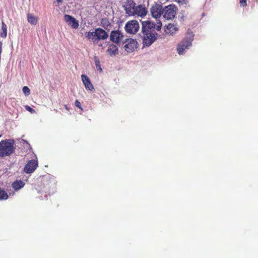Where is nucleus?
Instances as JSON below:
<instances>
[{"label":"nucleus","mask_w":258,"mask_h":258,"mask_svg":"<svg viewBox=\"0 0 258 258\" xmlns=\"http://www.w3.org/2000/svg\"><path fill=\"white\" fill-rule=\"evenodd\" d=\"M15 142L13 139H6L0 142V157L9 156L15 151Z\"/></svg>","instance_id":"1"},{"label":"nucleus","mask_w":258,"mask_h":258,"mask_svg":"<svg viewBox=\"0 0 258 258\" xmlns=\"http://www.w3.org/2000/svg\"><path fill=\"white\" fill-rule=\"evenodd\" d=\"M86 37L88 39H91L94 43H96L99 40H106L108 37V34L104 29L97 28L95 29L94 32H87Z\"/></svg>","instance_id":"2"},{"label":"nucleus","mask_w":258,"mask_h":258,"mask_svg":"<svg viewBox=\"0 0 258 258\" xmlns=\"http://www.w3.org/2000/svg\"><path fill=\"white\" fill-rule=\"evenodd\" d=\"M193 40V36H186L177 45V51L179 55L184 53L185 51L191 46Z\"/></svg>","instance_id":"3"},{"label":"nucleus","mask_w":258,"mask_h":258,"mask_svg":"<svg viewBox=\"0 0 258 258\" xmlns=\"http://www.w3.org/2000/svg\"><path fill=\"white\" fill-rule=\"evenodd\" d=\"M177 12V7L174 5H169L163 9V16L166 20L174 18Z\"/></svg>","instance_id":"4"},{"label":"nucleus","mask_w":258,"mask_h":258,"mask_svg":"<svg viewBox=\"0 0 258 258\" xmlns=\"http://www.w3.org/2000/svg\"><path fill=\"white\" fill-rule=\"evenodd\" d=\"M163 9L162 4L155 3L151 6L150 11L153 18L159 19L163 15Z\"/></svg>","instance_id":"5"},{"label":"nucleus","mask_w":258,"mask_h":258,"mask_svg":"<svg viewBox=\"0 0 258 258\" xmlns=\"http://www.w3.org/2000/svg\"><path fill=\"white\" fill-rule=\"evenodd\" d=\"M127 33L135 34L139 29V23L136 20H131L126 23L124 27Z\"/></svg>","instance_id":"6"},{"label":"nucleus","mask_w":258,"mask_h":258,"mask_svg":"<svg viewBox=\"0 0 258 258\" xmlns=\"http://www.w3.org/2000/svg\"><path fill=\"white\" fill-rule=\"evenodd\" d=\"M124 44L123 48L127 53L133 52L137 48L138 43L133 39H126Z\"/></svg>","instance_id":"7"},{"label":"nucleus","mask_w":258,"mask_h":258,"mask_svg":"<svg viewBox=\"0 0 258 258\" xmlns=\"http://www.w3.org/2000/svg\"><path fill=\"white\" fill-rule=\"evenodd\" d=\"M124 38L122 33L117 30L112 31L110 34V40L113 43L118 44L122 41Z\"/></svg>","instance_id":"8"},{"label":"nucleus","mask_w":258,"mask_h":258,"mask_svg":"<svg viewBox=\"0 0 258 258\" xmlns=\"http://www.w3.org/2000/svg\"><path fill=\"white\" fill-rule=\"evenodd\" d=\"M143 44L145 46H149L156 40L155 34L154 32L143 33Z\"/></svg>","instance_id":"9"},{"label":"nucleus","mask_w":258,"mask_h":258,"mask_svg":"<svg viewBox=\"0 0 258 258\" xmlns=\"http://www.w3.org/2000/svg\"><path fill=\"white\" fill-rule=\"evenodd\" d=\"M136 6V3L133 1H128L124 6L125 13L129 16H134Z\"/></svg>","instance_id":"10"},{"label":"nucleus","mask_w":258,"mask_h":258,"mask_svg":"<svg viewBox=\"0 0 258 258\" xmlns=\"http://www.w3.org/2000/svg\"><path fill=\"white\" fill-rule=\"evenodd\" d=\"M38 166V162L36 160L29 161L24 167V171L27 173L33 172Z\"/></svg>","instance_id":"11"},{"label":"nucleus","mask_w":258,"mask_h":258,"mask_svg":"<svg viewBox=\"0 0 258 258\" xmlns=\"http://www.w3.org/2000/svg\"><path fill=\"white\" fill-rule=\"evenodd\" d=\"M64 19L69 25L71 26L73 28L77 29L79 27L78 22L76 19L72 16L66 14L64 16Z\"/></svg>","instance_id":"12"},{"label":"nucleus","mask_w":258,"mask_h":258,"mask_svg":"<svg viewBox=\"0 0 258 258\" xmlns=\"http://www.w3.org/2000/svg\"><path fill=\"white\" fill-rule=\"evenodd\" d=\"M154 24L149 21L142 22V33L154 32Z\"/></svg>","instance_id":"13"},{"label":"nucleus","mask_w":258,"mask_h":258,"mask_svg":"<svg viewBox=\"0 0 258 258\" xmlns=\"http://www.w3.org/2000/svg\"><path fill=\"white\" fill-rule=\"evenodd\" d=\"M135 13H134V16L137 15L141 17H145L148 11L144 5H139L136 6Z\"/></svg>","instance_id":"14"},{"label":"nucleus","mask_w":258,"mask_h":258,"mask_svg":"<svg viewBox=\"0 0 258 258\" xmlns=\"http://www.w3.org/2000/svg\"><path fill=\"white\" fill-rule=\"evenodd\" d=\"M81 78L86 89L90 91H92L94 89L93 85L88 76L85 75H82Z\"/></svg>","instance_id":"15"},{"label":"nucleus","mask_w":258,"mask_h":258,"mask_svg":"<svg viewBox=\"0 0 258 258\" xmlns=\"http://www.w3.org/2000/svg\"><path fill=\"white\" fill-rule=\"evenodd\" d=\"M106 51L110 56H115L118 53V49L116 45L111 44L109 45Z\"/></svg>","instance_id":"16"},{"label":"nucleus","mask_w":258,"mask_h":258,"mask_svg":"<svg viewBox=\"0 0 258 258\" xmlns=\"http://www.w3.org/2000/svg\"><path fill=\"white\" fill-rule=\"evenodd\" d=\"M178 30V28L173 24H168L166 28L165 29V32L167 34H169L170 35H173Z\"/></svg>","instance_id":"17"},{"label":"nucleus","mask_w":258,"mask_h":258,"mask_svg":"<svg viewBox=\"0 0 258 258\" xmlns=\"http://www.w3.org/2000/svg\"><path fill=\"white\" fill-rule=\"evenodd\" d=\"M25 185V183L21 180H17L14 181L12 184V188L15 190H18L23 187Z\"/></svg>","instance_id":"18"},{"label":"nucleus","mask_w":258,"mask_h":258,"mask_svg":"<svg viewBox=\"0 0 258 258\" xmlns=\"http://www.w3.org/2000/svg\"><path fill=\"white\" fill-rule=\"evenodd\" d=\"M27 20L29 23L33 25H36L38 22L37 17L31 14H28L27 15Z\"/></svg>","instance_id":"19"},{"label":"nucleus","mask_w":258,"mask_h":258,"mask_svg":"<svg viewBox=\"0 0 258 258\" xmlns=\"http://www.w3.org/2000/svg\"><path fill=\"white\" fill-rule=\"evenodd\" d=\"M101 26L105 29H107L111 26V23L106 18H102L100 21Z\"/></svg>","instance_id":"20"},{"label":"nucleus","mask_w":258,"mask_h":258,"mask_svg":"<svg viewBox=\"0 0 258 258\" xmlns=\"http://www.w3.org/2000/svg\"><path fill=\"white\" fill-rule=\"evenodd\" d=\"M7 36V26L4 21L2 22V32L0 36L2 38H6Z\"/></svg>","instance_id":"21"},{"label":"nucleus","mask_w":258,"mask_h":258,"mask_svg":"<svg viewBox=\"0 0 258 258\" xmlns=\"http://www.w3.org/2000/svg\"><path fill=\"white\" fill-rule=\"evenodd\" d=\"M8 197L7 192L0 187V201L6 200Z\"/></svg>","instance_id":"22"},{"label":"nucleus","mask_w":258,"mask_h":258,"mask_svg":"<svg viewBox=\"0 0 258 258\" xmlns=\"http://www.w3.org/2000/svg\"><path fill=\"white\" fill-rule=\"evenodd\" d=\"M95 60V66L96 67V69L97 71L99 72H101L102 71L101 65H100V62L98 58L97 57H95L94 58Z\"/></svg>","instance_id":"23"},{"label":"nucleus","mask_w":258,"mask_h":258,"mask_svg":"<svg viewBox=\"0 0 258 258\" xmlns=\"http://www.w3.org/2000/svg\"><path fill=\"white\" fill-rule=\"evenodd\" d=\"M24 94L26 96H28L30 94V90L27 86H24L22 89Z\"/></svg>","instance_id":"24"},{"label":"nucleus","mask_w":258,"mask_h":258,"mask_svg":"<svg viewBox=\"0 0 258 258\" xmlns=\"http://www.w3.org/2000/svg\"><path fill=\"white\" fill-rule=\"evenodd\" d=\"M25 108L27 111L30 112L31 113H35V110L28 105L25 106Z\"/></svg>","instance_id":"25"},{"label":"nucleus","mask_w":258,"mask_h":258,"mask_svg":"<svg viewBox=\"0 0 258 258\" xmlns=\"http://www.w3.org/2000/svg\"><path fill=\"white\" fill-rule=\"evenodd\" d=\"M239 4L241 7H245L247 6V0H239Z\"/></svg>","instance_id":"26"},{"label":"nucleus","mask_w":258,"mask_h":258,"mask_svg":"<svg viewBox=\"0 0 258 258\" xmlns=\"http://www.w3.org/2000/svg\"><path fill=\"white\" fill-rule=\"evenodd\" d=\"M155 29H156L157 30H160L162 27V23L160 21L157 23V24L156 25H154Z\"/></svg>","instance_id":"27"},{"label":"nucleus","mask_w":258,"mask_h":258,"mask_svg":"<svg viewBox=\"0 0 258 258\" xmlns=\"http://www.w3.org/2000/svg\"><path fill=\"white\" fill-rule=\"evenodd\" d=\"M75 105H76V106L77 107L80 108L81 110H83V108H82V107L81 106V103H80V102L78 100H76L75 101Z\"/></svg>","instance_id":"28"},{"label":"nucleus","mask_w":258,"mask_h":258,"mask_svg":"<svg viewBox=\"0 0 258 258\" xmlns=\"http://www.w3.org/2000/svg\"><path fill=\"white\" fill-rule=\"evenodd\" d=\"M64 106L65 109H66L67 110L69 111L70 109H69V108L68 107V106H67V105H64Z\"/></svg>","instance_id":"29"},{"label":"nucleus","mask_w":258,"mask_h":258,"mask_svg":"<svg viewBox=\"0 0 258 258\" xmlns=\"http://www.w3.org/2000/svg\"><path fill=\"white\" fill-rule=\"evenodd\" d=\"M178 3H183L185 0H175Z\"/></svg>","instance_id":"30"},{"label":"nucleus","mask_w":258,"mask_h":258,"mask_svg":"<svg viewBox=\"0 0 258 258\" xmlns=\"http://www.w3.org/2000/svg\"><path fill=\"white\" fill-rule=\"evenodd\" d=\"M58 3H61L62 0H56Z\"/></svg>","instance_id":"31"},{"label":"nucleus","mask_w":258,"mask_h":258,"mask_svg":"<svg viewBox=\"0 0 258 258\" xmlns=\"http://www.w3.org/2000/svg\"><path fill=\"white\" fill-rule=\"evenodd\" d=\"M1 137V135H0V137Z\"/></svg>","instance_id":"32"}]
</instances>
